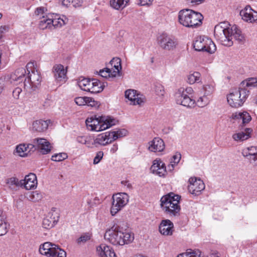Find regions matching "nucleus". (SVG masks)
I'll use <instances>...</instances> for the list:
<instances>
[{"label":"nucleus","instance_id":"obj_1","mask_svg":"<svg viewBox=\"0 0 257 257\" xmlns=\"http://www.w3.org/2000/svg\"><path fill=\"white\" fill-rule=\"evenodd\" d=\"M34 67L33 63H29L26 66L28 72L27 77L26 76V70L24 68L18 69L12 76V79L20 84L22 83L24 88L28 92H31L36 90L40 85L41 78L37 71L34 69L31 70L29 69Z\"/></svg>","mask_w":257,"mask_h":257},{"label":"nucleus","instance_id":"obj_2","mask_svg":"<svg viewBox=\"0 0 257 257\" xmlns=\"http://www.w3.org/2000/svg\"><path fill=\"white\" fill-rule=\"evenodd\" d=\"M226 23H221L214 28V37L221 45L230 47L233 45V38L239 43L244 41V36L236 26L227 27Z\"/></svg>","mask_w":257,"mask_h":257},{"label":"nucleus","instance_id":"obj_3","mask_svg":"<svg viewBox=\"0 0 257 257\" xmlns=\"http://www.w3.org/2000/svg\"><path fill=\"white\" fill-rule=\"evenodd\" d=\"M104 238L114 245H123L132 242L134 234L127 229H124L120 225H114L106 230Z\"/></svg>","mask_w":257,"mask_h":257},{"label":"nucleus","instance_id":"obj_4","mask_svg":"<svg viewBox=\"0 0 257 257\" xmlns=\"http://www.w3.org/2000/svg\"><path fill=\"white\" fill-rule=\"evenodd\" d=\"M180 196L173 193L163 196L161 199V207L164 212L169 216H178L181 210L179 205Z\"/></svg>","mask_w":257,"mask_h":257},{"label":"nucleus","instance_id":"obj_5","mask_svg":"<svg viewBox=\"0 0 257 257\" xmlns=\"http://www.w3.org/2000/svg\"><path fill=\"white\" fill-rule=\"evenodd\" d=\"M178 21L180 24L187 28H194L202 23V15L190 9H183L178 13Z\"/></svg>","mask_w":257,"mask_h":257},{"label":"nucleus","instance_id":"obj_6","mask_svg":"<svg viewBox=\"0 0 257 257\" xmlns=\"http://www.w3.org/2000/svg\"><path fill=\"white\" fill-rule=\"evenodd\" d=\"M117 121L109 116L101 115L95 118H88L85 121L87 128L90 131L100 132L115 125Z\"/></svg>","mask_w":257,"mask_h":257},{"label":"nucleus","instance_id":"obj_7","mask_svg":"<svg viewBox=\"0 0 257 257\" xmlns=\"http://www.w3.org/2000/svg\"><path fill=\"white\" fill-rule=\"evenodd\" d=\"M249 95V90L245 88L239 87L235 89L228 95L227 101L229 105L234 107L241 106Z\"/></svg>","mask_w":257,"mask_h":257},{"label":"nucleus","instance_id":"obj_8","mask_svg":"<svg viewBox=\"0 0 257 257\" xmlns=\"http://www.w3.org/2000/svg\"><path fill=\"white\" fill-rule=\"evenodd\" d=\"M77 84L81 90L94 94L101 92L105 86L104 83L96 79H79Z\"/></svg>","mask_w":257,"mask_h":257},{"label":"nucleus","instance_id":"obj_9","mask_svg":"<svg viewBox=\"0 0 257 257\" xmlns=\"http://www.w3.org/2000/svg\"><path fill=\"white\" fill-rule=\"evenodd\" d=\"M193 47L197 51H205L210 54L214 53L216 50L213 42L204 36L197 37L193 43Z\"/></svg>","mask_w":257,"mask_h":257},{"label":"nucleus","instance_id":"obj_10","mask_svg":"<svg viewBox=\"0 0 257 257\" xmlns=\"http://www.w3.org/2000/svg\"><path fill=\"white\" fill-rule=\"evenodd\" d=\"M112 199L110 213L112 216H114L127 204L129 197L125 193H119L113 195Z\"/></svg>","mask_w":257,"mask_h":257},{"label":"nucleus","instance_id":"obj_11","mask_svg":"<svg viewBox=\"0 0 257 257\" xmlns=\"http://www.w3.org/2000/svg\"><path fill=\"white\" fill-rule=\"evenodd\" d=\"M158 43L160 46L165 50H173L178 44L176 39L166 34H162L158 38Z\"/></svg>","mask_w":257,"mask_h":257},{"label":"nucleus","instance_id":"obj_12","mask_svg":"<svg viewBox=\"0 0 257 257\" xmlns=\"http://www.w3.org/2000/svg\"><path fill=\"white\" fill-rule=\"evenodd\" d=\"M67 68H65L61 64H55L52 69V73L57 83H59V85L65 83L67 80Z\"/></svg>","mask_w":257,"mask_h":257},{"label":"nucleus","instance_id":"obj_13","mask_svg":"<svg viewBox=\"0 0 257 257\" xmlns=\"http://www.w3.org/2000/svg\"><path fill=\"white\" fill-rule=\"evenodd\" d=\"M190 184L188 189L189 192L195 196L200 195L205 189V185L203 181L196 178H190L189 180Z\"/></svg>","mask_w":257,"mask_h":257},{"label":"nucleus","instance_id":"obj_14","mask_svg":"<svg viewBox=\"0 0 257 257\" xmlns=\"http://www.w3.org/2000/svg\"><path fill=\"white\" fill-rule=\"evenodd\" d=\"M32 145H35L34 149L38 148L41 154L46 155L49 153L52 149L50 142L44 138H36L33 140Z\"/></svg>","mask_w":257,"mask_h":257},{"label":"nucleus","instance_id":"obj_15","mask_svg":"<svg viewBox=\"0 0 257 257\" xmlns=\"http://www.w3.org/2000/svg\"><path fill=\"white\" fill-rule=\"evenodd\" d=\"M239 14L243 21L257 24V12L253 10L250 6H246L241 10Z\"/></svg>","mask_w":257,"mask_h":257},{"label":"nucleus","instance_id":"obj_16","mask_svg":"<svg viewBox=\"0 0 257 257\" xmlns=\"http://www.w3.org/2000/svg\"><path fill=\"white\" fill-rule=\"evenodd\" d=\"M175 98L177 104L188 108H193L195 106V100L183 92H176Z\"/></svg>","mask_w":257,"mask_h":257},{"label":"nucleus","instance_id":"obj_17","mask_svg":"<svg viewBox=\"0 0 257 257\" xmlns=\"http://www.w3.org/2000/svg\"><path fill=\"white\" fill-rule=\"evenodd\" d=\"M125 96L130 101L131 104L141 105L145 102L144 97L142 95L137 93V91L135 90H126Z\"/></svg>","mask_w":257,"mask_h":257},{"label":"nucleus","instance_id":"obj_18","mask_svg":"<svg viewBox=\"0 0 257 257\" xmlns=\"http://www.w3.org/2000/svg\"><path fill=\"white\" fill-rule=\"evenodd\" d=\"M93 141V146H95L97 145L105 146L113 142L110 132H106L98 135Z\"/></svg>","mask_w":257,"mask_h":257},{"label":"nucleus","instance_id":"obj_19","mask_svg":"<svg viewBox=\"0 0 257 257\" xmlns=\"http://www.w3.org/2000/svg\"><path fill=\"white\" fill-rule=\"evenodd\" d=\"M159 230L163 235H172L174 231V224L169 219L163 220L160 224Z\"/></svg>","mask_w":257,"mask_h":257},{"label":"nucleus","instance_id":"obj_20","mask_svg":"<svg viewBox=\"0 0 257 257\" xmlns=\"http://www.w3.org/2000/svg\"><path fill=\"white\" fill-rule=\"evenodd\" d=\"M96 253L99 257H116L113 249L103 243L96 247Z\"/></svg>","mask_w":257,"mask_h":257},{"label":"nucleus","instance_id":"obj_21","mask_svg":"<svg viewBox=\"0 0 257 257\" xmlns=\"http://www.w3.org/2000/svg\"><path fill=\"white\" fill-rule=\"evenodd\" d=\"M23 185L27 190L36 188L37 185V179L36 175L34 173H30L26 175L25 179L22 180V186Z\"/></svg>","mask_w":257,"mask_h":257},{"label":"nucleus","instance_id":"obj_22","mask_svg":"<svg viewBox=\"0 0 257 257\" xmlns=\"http://www.w3.org/2000/svg\"><path fill=\"white\" fill-rule=\"evenodd\" d=\"M153 173L159 176H164L166 172V168L165 164L161 160H155L151 167Z\"/></svg>","mask_w":257,"mask_h":257},{"label":"nucleus","instance_id":"obj_23","mask_svg":"<svg viewBox=\"0 0 257 257\" xmlns=\"http://www.w3.org/2000/svg\"><path fill=\"white\" fill-rule=\"evenodd\" d=\"M59 216L54 211L50 212L48 216L43 221V226L45 228H50L54 226L58 221Z\"/></svg>","mask_w":257,"mask_h":257},{"label":"nucleus","instance_id":"obj_24","mask_svg":"<svg viewBox=\"0 0 257 257\" xmlns=\"http://www.w3.org/2000/svg\"><path fill=\"white\" fill-rule=\"evenodd\" d=\"M149 150L150 151L156 152H162L165 149V143L163 140L159 138H155L149 143Z\"/></svg>","mask_w":257,"mask_h":257},{"label":"nucleus","instance_id":"obj_25","mask_svg":"<svg viewBox=\"0 0 257 257\" xmlns=\"http://www.w3.org/2000/svg\"><path fill=\"white\" fill-rule=\"evenodd\" d=\"M35 147V145L32 144H21L18 145L14 151V154H17L20 157H24L27 156L31 150Z\"/></svg>","mask_w":257,"mask_h":257},{"label":"nucleus","instance_id":"obj_26","mask_svg":"<svg viewBox=\"0 0 257 257\" xmlns=\"http://www.w3.org/2000/svg\"><path fill=\"white\" fill-rule=\"evenodd\" d=\"M242 154L251 161L257 163V147L251 146L245 148L242 150Z\"/></svg>","mask_w":257,"mask_h":257},{"label":"nucleus","instance_id":"obj_27","mask_svg":"<svg viewBox=\"0 0 257 257\" xmlns=\"http://www.w3.org/2000/svg\"><path fill=\"white\" fill-rule=\"evenodd\" d=\"M49 122L50 120L42 119L34 121L32 124L31 130L33 132H44L47 129Z\"/></svg>","mask_w":257,"mask_h":257},{"label":"nucleus","instance_id":"obj_28","mask_svg":"<svg viewBox=\"0 0 257 257\" xmlns=\"http://www.w3.org/2000/svg\"><path fill=\"white\" fill-rule=\"evenodd\" d=\"M231 118L234 119L241 120V122L243 124L249 122L251 119L250 115L246 111L235 112L232 114Z\"/></svg>","mask_w":257,"mask_h":257},{"label":"nucleus","instance_id":"obj_29","mask_svg":"<svg viewBox=\"0 0 257 257\" xmlns=\"http://www.w3.org/2000/svg\"><path fill=\"white\" fill-rule=\"evenodd\" d=\"M110 69L112 70L113 76L118 75L121 69V60L119 58H113L109 62Z\"/></svg>","mask_w":257,"mask_h":257},{"label":"nucleus","instance_id":"obj_30","mask_svg":"<svg viewBox=\"0 0 257 257\" xmlns=\"http://www.w3.org/2000/svg\"><path fill=\"white\" fill-rule=\"evenodd\" d=\"M252 130L247 128L245 132H241L232 135L233 139L235 141H243L248 139L250 137V133Z\"/></svg>","mask_w":257,"mask_h":257},{"label":"nucleus","instance_id":"obj_31","mask_svg":"<svg viewBox=\"0 0 257 257\" xmlns=\"http://www.w3.org/2000/svg\"><path fill=\"white\" fill-rule=\"evenodd\" d=\"M187 82L189 84L199 83L201 81V74L198 72H190L187 76Z\"/></svg>","mask_w":257,"mask_h":257},{"label":"nucleus","instance_id":"obj_32","mask_svg":"<svg viewBox=\"0 0 257 257\" xmlns=\"http://www.w3.org/2000/svg\"><path fill=\"white\" fill-rule=\"evenodd\" d=\"M76 140L78 143L85 145L88 148H92L93 146V139L90 136H78Z\"/></svg>","mask_w":257,"mask_h":257},{"label":"nucleus","instance_id":"obj_33","mask_svg":"<svg viewBox=\"0 0 257 257\" xmlns=\"http://www.w3.org/2000/svg\"><path fill=\"white\" fill-rule=\"evenodd\" d=\"M129 0H110V5L114 9L119 10L124 8Z\"/></svg>","mask_w":257,"mask_h":257},{"label":"nucleus","instance_id":"obj_34","mask_svg":"<svg viewBox=\"0 0 257 257\" xmlns=\"http://www.w3.org/2000/svg\"><path fill=\"white\" fill-rule=\"evenodd\" d=\"M214 91V87L211 84H204L199 89L197 93L198 95H210Z\"/></svg>","mask_w":257,"mask_h":257},{"label":"nucleus","instance_id":"obj_35","mask_svg":"<svg viewBox=\"0 0 257 257\" xmlns=\"http://www.w3.org/2000/svg\"><path fill=\"white\" fill-rule=\"evenodd\" d=\"M8 232L6 216L2 210L0 209V236L4 235Z\"/></svg>","mask_w":257,"mask_h":257},{"label":"nucleus","instance_id":"obj_36","mask_svg":"<svg viewBox=\"0 0 257 257\" xmlns=\"http://www.w3.org/2000/svg\"><path fill=\"white\" fill-rule=\"evenodd\" d=\"M51 27L54 28L61 27L66 24L68 21V19L64 16L62 18H51Z\"/></svg>","mask_w":257,"mask_h":257},{"label":"nucleus","instance_id":"obj_37","mask_svg":"<svg viewBox=\"0 0 257 257\" xmlns=\"http://www.w3.org/2000/svg\"><path fill=\"white\" fill-rule=\"evenodd\" d=\"M51 22L52 21L50 16H46L45 17L42 18L40 21L39 24V28L42 30L51 28Z\"/></svg>","mask_w":257,"mask_h":257},{"label":"nucleus","instance_id":"obj_38","mask_svg":"<svg viewBox=\"0 0 257 257\" xmlns=\"http://www.w3.org/2000/svg\"><path fill=\"white\" fill-rule=\"evenodd\" d=\"M112 139L114 141L118 138H120L126 136L127 131L125 129H118L115 131L110 132Z\"/></svg>","mask_w":257,"mask_h":257},{"label":"nucleus","instance_id":"obj_39","mask_svg":"<svg viewBox=\"0 0 257 257\" xmlns=\"http://www.w3.org/2000/svg\"><path fill=\"white\" fill-rule=\"evenodd\" d=\"M181 158V155L180 153H177L174 155L170 161V164L168 165V169L171 171L174 169V167L178 164Z\"/></svg>","mask_w":257,"mask_h":257},{"label":"nucleus","instance_id":"obj_40","mask_svg":"<svg viewBox=\"0 0 257 257\" xmlns=\"http://www.w3.org/2000/svg\"><path fill=\"white\" fill-rule=\"evenodd\" d=\"M42 194L38 191H33L27 194V198L29 200L33 202H37L42 198Z\"/></svg>","mask_w":257,"mask_h":257},{"label":"nucleus","instance_id":"obj_41","mask_svg":"<svg viewBox=\"0 0 257 257\" xmlns=\"http://www.w3.org/2000/svg\"><path fill=\"white\" fill-rule=\"evenodd\" d=\"M112 70L109 68H106L104 69L100 70L99 74L104 78H114L116 76H113Z\"/></svg>","mask_w":257,"mask_h":257},{"label":"nucleus","instance_id":"obj_42","mask_svg":"<svg viewBox=\"0 0 257 257\" xmlns=\"http://www.w3.org/2000/svg\"><path fill=\"white\" fill-rule=\"evenodd\" d=\"M209 102V99L207 96L202 95L197 100L196 104L200 107H203L207 105Z\"/></svg>","mask_w":257,"mask_h":257},{"label":"nucleus","instance_id":"obj_43","mask_svg":"<svg viewBox=\"0 0 257 257\" xmlns=\"http://www.w3.org/2000/svg\"><path fill=\"white\" fill-rule=\"evenodd\" d=\"M68 158V155L65 153L55 154L51 157V160L55 162H61Z\"/></svg>","mask_w":257,"mask_h":257},{"label":"nucleus","instance_id":"obj_44","mask_svg":"<svg viewBox=\"0 0 257 257\" xmlns=\"http://www.w3.org/2000/svg\"><path fill=\"white\" fill-rule=\"evenodd\" d=\"M47 10L46 8L40 7L37 8L35 11V15L39 19L45 17L47 14Z\"/></svg>","mask_w":257,"mask_h":257},{"label":"nucleus","instance_id":"obj_45","mask_svg":"<svg viewBox=\"0 0 257 257\" xmlns=\"http://www.w3.org/2000/svg\"><path fill=\"white\" fill-rule=\"evenodd\" d=\"M91 98L88 97H78L75 99V103L79 106L85 105L91 102Z\"/></svg>","mask_w":257,"mask_h":257},{"label":"nucleus","instance_id":"obj_46","mask_svg":"<svg viewBox=\"0 0 257 257\" xmlns=\"http://www.w3.org/2000/svg\"><path fill=\"white\" fill-rule=\"evenodd\" d=\"M201 252L199 250H195L180 254L177 257H201Z\"/></svg>","mask_w":257,"mask_h":257},{"label":"nucleus","instance_id":"obj_47","mask_svg":"<svg viewBox=\"0 0 257 257\" xmlns=\"http://www.w3.org/2000/svg\"><path fill=\"white\" fill-rule=\"evenodd\" d=\"M242 85L246 87L257 86V78H250L245 81L242 82Z\"/></svg>","mask_w":257,"mask_h":257},{"label":"nucleus","instance_id":"obj_48","mask_svg":"<svg viewBox=\"0 0 257 257\" xmlns=\"http://www.w3.org/2000/svg\"><path fill=\"white\" fill-rule=\"evenodd\" d=\"M53 246V244H52L50 242H46L44 243L43 244H41L39 247V252L41 254L44 255V254H47L46 251H47L49 247Z\"/></svg>","mask_w":257,"mask_h":257},{"label":"nucleus","instance_id":"obj_49","mask_svg":"<svg viewBox=\"0 0 257 257\" xmlns=\"http://www.w3.org/2000/svg\"><path fill=\"white\" fill-rule=\"evenodd\" d=\"M155 91L156 95L160 97L164 96L165 93L164 86L160 84H157L155 85Z\"/></svg>","mask_w":257,"mask_h":257},{"label":"nucleus","instance_id":"obj_50","mask_svg":"<svg viewBox=\"0 0 257 257\" xmlns=\"http://www.w3.org/2000/svg\"><path fill=\"white\" fill-rule=\"evenodd\" d=\"M7 183L10 185H16V186H22V180L16 177H12L7 180Z\"/></svg>","mask_w":257,"mask_h":257},{"label":"nucleus","instance_id":"obj_51","mask_svg":"<svg viewBox=\"0 0 257 257\" xmlns=\"http://www.w3.org/2000/svg\"><path fill=\"white\" fill-rule=\"evenodd\" d=\"M57 247V245L53 244V246L49 247L47 251H46V253H47V254H44V255L49 257H53L54 256H55V252L56 250Z\"/></svg>","mask_w":257,"mask_h":257},{"label":"nucleus","instance_id":"obj_52","mask_svg":"<svg viewBox=\"0 0 257 257\" xmlns=\"http://www.w3.org/2000/svg\"><path fill=\"white\" fill-rule=\"evenodd\" d=\"M53 257H66V252L57 246L55 252V256Z\"/></svg>","mask_w":257,"mask_h":257},{"label":"nucleus","instance_id":"obj_53","mask_svg":"<svg viewBox=\"0 0 257 257\" xmlns=\"http://www.w3.org/2000/svg\"><path fill=\"white\" fill-rule=\"evenodd\" d=\"M103 156V153L102 151L98 152L93 159V163L94 165L97 164L100 162Z\"/></svg>","mask_w":257,"mask_h":257},{"label":"nucleus","instance_id":"obj_54","mask_svg":"<svg viewBox=\"0 0 257 257\" xmlns=\"http://www.w3.org/2000/svg\"><path fill=\"white\" fill-rule=\"evenodd\" d=\"M177 92H183L185 94H192L194 92V90L191 87H187L186 88H181L179 89Z\"/></svg>","mask_w":257,"mask_h":257},{"label":"nucleus","instance_id":"obj_55","mask_svg":"<svg viewBox=\"0 0 257 257\" xmlns=\"http://www.w3.org/2000/svg\"><path fill=\"white\" fill-rule=\"evenodd\" d=\"M22 91L21 88L19 87L16 88L13 91V97L16 99H18Z\"/></svg>","mask_w":257,"mask_h":257},{"label":"nucleus","instance_id":"obj_56","mask_svg":"<svg viewBox=\"0 0 257 257\" xmlns=\"http://www.w3.org/2000/svg\"><path fill=\"white\" fill-rule=\"evenodd\" d=\"M82 3V0H71V5L75 8L81 6Z\"/></svg>","mask_w":257,"mask_h":257},{"label":"nucleus","instance_id":"obj_57","mask_svg":"<svg viewBox=\"0 0 257 257\" xmlns=\"http://www.w3.org/2000/svg\"><path fill=\"white\" fill-rule=\"evenodd\" d=\"M90 238V236L88 235H84L80 237L78 239V242H86L89 240Z\"/></svg>","mask_w":257,"mask_h":257},{"label":"nucleus","instance_id":"obj_58","mask_svg":"<svg viewBox=\"0 0 257 257\" xmlns=\"http://www.w3.org/2000/svg\"><path fill=\"white\" fill-rule=\"evenodd\" d=\"M6 86V82L4 79L0 78V94L3 92Z\"/></svg>","mask_w":257,"mask_h":257},{"label":"nucleus","instance_id":"obj_59","mask_svg":"<svg viewBox=\"0 0 257 257\" xmlns=\"http://www.w3.org/2000/svg\"><path fill=\"white\" fill-rule=\"evenodd\" d=\"M153 0H140L141 6H149L152 4Z\"/></svg>","mask_w":257,"mask_h":257},{"label":"nucleus","instance_id":"obj_60","mask_svg":"<svg viewBox=\"0 0 257 257\" xmlns=\"http://www.w3.org/2000/svg\"><path fill=\"white\" fill-rule=\"evenodd\" d=\"M118 150V145L117 144H114L113 145L112 147L111 148L110 150V152L111 153H115L117 150Z\"/></svg>","mask_w":257,"mask_h":257},{"label":"nucleus","instance_id":"obj_61","mask_svg":"<svg viewBox=\"0 0 257 257\" xmlns=\"http://www.w3.org/2000/svg\"><path fill=\"white\" fill-rule=\"evenodd\" d=\"M121 184L126 186L128 188H131L132 187L131 184L129 183L127 180H123L121 182Z\"/></svg>","mask_w":257,"mask_h":257},{"label":"nucleus","instance_id":"obj_62","mask_svg":"<svg viewBox=\"0 0 257 257\" xmlns=\"http://www.w3.org/2000/svg\"><path fill=\"white\" fill-rule=\"evenodd\" d=\"M62 4L63 6L68 7L71 5V0H62Z\"/></svg>","mask_w":257,"mask_h":257},{"label":"nucleus","instance_id":"obj_63","mask_svg":"<svg viewBox=\"0 0 257 257\" xmlns=\"http://www.w3.org/2000/svg\"><path fill=\"white\" fill-rule=\"evenodd\" d=\"M205 0H191V3L193 5H198L202 3Z\"/></svg>","mask_w":257,"mask_h":257},{"label":"nucleus","instance_id":"obj_64","mask_svg":"<svg viewBox=\"0 0 257 257\" xmlns=\"http://www.w3.org/2000/svg\"><path fill=\"white\" fill-rule=\"evenodd\" d=\"M9 29V27L6 26H2L0 27V32L1 33H4L6 31H8Z\"/></svg>","mask_w":257,"mask_h":257}]
</instances>
